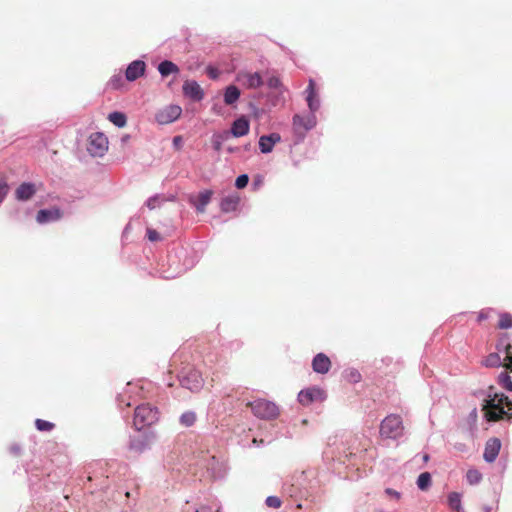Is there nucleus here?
<instances>
[{
  "label": "nucleus",
  "mask_w": 512,
  "mask_h": 512,
  "mask_svg": "<svg viewBox=\"0 0 512 512\" xmlns=\"http://www.w3.org/2000/svg\"><path fill=\"white\" fill-rule=\"evenodd\" d=\"M347 377L351 382L357 383L361 380V375L356 369H351L347 373Z\"/></svg>",
  "instance_id": "nucleus-41"
},
{
  "label": "nucleus",
  "mask_w": 512,
  "mask_h": 512,
  "mask_svg": "<svg viewBox=\"0 0 512 512\" xmlns=\"http://www.w3.org/2000/svg\"><path fill=\"white\" fill-rule=\"evenodd\" d=\"M462 495L458 492H451L449 493L447 497V503L448 506L457 512L463 511L462 501H461Z\"/></svg>",
  "instance_id": "nucleus-24"
},
{
  "label": "nucleus",
  "mask_w": 512,
  "mask_h": 512,
  "mask_svg": "<svg viewBox=\"0 0 512 512\" xmlns=\"http://www.w3.org/2000/svg\"><path fill=\"white\" fill-rule=\"evenodd\" d=\"M213 192L211 190L201 191L197 196L190 198V203L198 213H203L210 203Z\"/></svg>",
  "instance_id": "nucleus-14"
},
{
  "label": "nucleus",
  "mask_w": 512,
  "mask_h": 512,
  "mask_svg": "<svg viewBox=\"0 0 512 512\" xmlns=\"http://www.w3.org/2000/svg\"><path fill=\"white\" fill-rule=\"evenodd\" d=\"M129 138H130V136H129V135H125V136H123V137H122V139H121V140H122V142H123V143H125L126 141H128V140H129Z\"/></svg>",
  "instance_id": "nucleus-52"
},
{
  "label": "nucleus",
  "mask_w": 512,
  "mask_h": 512,
  "mask_svg": "<svg viewBox=\"0 0 512 512\" xmlns=\"http://www.w3.org/2000/svg\"><path fill=\"white\" fill-rule=\"evenodd\" d=\"M37 189L35 184L30 182L22 183L15 191L16 199L19 201H27L31 199L36 193Z\"/></svg>",
  "instance_id": "nucleus-19"
},
{
  "label": "nucleus",
  "mask_w": 512,
  "mask_h": 512,
  "mask_svg": "<svg viewBox=\"0 0 512 512\" xmlns=\"http://www.w3.org/2000/svg\"><path fill=\"white\" fill-rule=\"evenodd\" d=\"M488 318V314L485 311H481L478 315V321H483Z\"/></svg>",
  "instance_id": "nucleus-49"
},
{
  "label": "nucleus",
  "mask_w": 512,
  "mask_h": 512,
  "mask_svg": "<svg viewBox=\"0 0 512 512\" xmlns=\"http://www.w3.org/2000/svg\"><path fill=\"white\" fill-rule=\"evenodd\" d=\"M158 409L149 403L138 405L134 413V426L139 432L145 426H150L158 420Z\"/></svg>",
  "instance_id": "nucleus-4"
},
{
  "label": "nucleus",
  "mask_w": 512,
  "mask_h": 512,
  "mask_svg": "<svg viewBox=\"0 0 512 512\" xmlns=\"http://www.w3.org/2000/svg\"><path fill=\"white\" fill-rule=\"evenodd\" d=\"M416 484L421 491L428 490L432 484L431 474L429 472L421 473L417 478Z\"/></svg>",
  "instance_id": "nucleus-28"
},
{
  "label": "nucleus",
  "mask_w": 512,
  "mask_h": 512,
  "mask_svg": "<svg viewBox=\"0 0 512 512\" xmlns=\"http://www.w3.org/2000/svg\"><path fill=\"white\" fill-rule=\"evenodd\" d=\"M161 197L159 195H154L152 197H150L147 201H146V206L150 209V210H153L155 209L156 207L160 206V203H161Z\"/></svg>",
  "instance_id": "nucleus-38"
},
{
  "label": "nucleus",
  "mask_w": 512,
  "mask_h": 512,
  "mask_svg": "<svg viewBox=\"0 0 512 512\" xmlns=\"http://www.w3.org/2000/svg\"><path fill=\"white\" fill-rule=\"evenodd\" d=\"M123 83V79H122V76L121 74H115L111 77L110 81H109V85L113 88V89H118L121 87Z\"/></svg>",
  "instance_id": "nucleus-40"
},
{
  "label": "nucleus",
  "mask_w": 512,
  "mask_h": 512,
  "mask_svg": "<svg viewBox=\"0 0 512 512\" xmlns=\"http://www.w3.org/2000/svg\"><path fill=\"white\" fill-rule=\"evenodd\" d=\"M323 396V391L319 388H309L299 392L298 401L302 405H309L314 401L321 400Z\"/></svg>",
  "instance_id": "nucleus-15"
},
{
  "label": "nucleus",
  "mask_w": 512,
  "mask_h": 512,
  "mask_svg": "<svg viewBox=\"0 0 512 512\" xmlns=\"http://www.w3.org/2000/svg\"><path fill=\"white\" fill-rule=\"evenodd\" d=\"M249 177L247 174H241L236 178L235 186L237 189H243L247 186Z\"/></svg>",
  "instance_id": "nucleus-37"
},
{
  "label": "nucleus",
  "mask_w": 512,
  "mask_h": 512,
  "mask_svg": "<svg viewBox=\"0 0 512 512\" xmlns=\"http://www.w3.org/2000/svg\"><path fill=\"white\" fill-rule=\"evenodd\" d=\"M498 383L506 390L512 391V380L507 371L500 373L498 376Z\"/></svg>",
  "instance_id": "nucleus-30"
},
{
  "label": "nucleus",
  "mask_w": 512,
  "mask_h": 512,
  "mask_svg": "<svg viewBox=\"0 0 512 512\" xmlns=\"http://www.w3.org/2000/svg\"><path fill=\"white\" fill-rule=\"evenodd\" d=\"M505 347H510V343H509V334L508 333H503L501 334V336L499 337V340L496 344V349L499 351V352H502V350L505 348Z\"/></svg>",
  "instance_id": "nucleus-36"
},
{
  "label": "nucleus",
  "mask_w": 512,
  "mask_h": 512,
  "mask_svg": "<svg viewBox=\"0 0 512 512\" xmlns=\"http://www.w3.org/2000/svg\"><path fill=\"white\" fill-rule=\"evenodd\" d=\"M403 425L400 416L391 414L381 423L380 434L382 437L396 439L402 435Z\"/></svg>",
  "instance_id": "nucleus-6"
},
{
  "label": "nucleus",
  "mask_w": 512,
  "mask_h": 512,
  "mask_svg": "<svg viewBox=\"0 0 512 512\" xmlns=\"http://www.w3.org/2000/svg\"><path fill=\"white\" fill-rule=\"evenodd\" d=\"M316 124L317 118L313 113H307L306 115L295 114L292 119V129L296 138L295 142L303 141L306 133L312 130Z\"/></svg>",
  "instance_id": "nucleus-2"
},
{
  "label": "nucleus",
  "mask_w": 512,
  "mask_h": 512,
  "mask_svg": "<svg viewBox=\"0 0 512 512\" xmlns=\"http://www.w3.org/2000/svg\"><path fill=\"white\" fill-rule=\"evenodd\" d=\"M385 493L391 497H394L396 499H399L400 498V493L394 489H391V488H387L385 490Z\"/></svg>",
  "instance_id": "nucleus-47"
},
{
  "label": "nucleus",
  "mask_w": 512,
  "mask_h": 512,
  "mask_svg": "<svg viewBox=\"0 0 512 512\" xmlns=\"http://www.w3.org/2000/svg\"><path fill=\"white\" fill-rule=\"evenodd\" d=\"M249 128V121L244 116H241L232 123L231 133L235 137H242L249 132Z\"/></svg>",
  "instance_id": "nucleus-21"
},
{
  "label": "nucleus",
  "mask_w": 512,
  "mask_h": 512,
  "mask_svg": "<svg viewBox=\"0 0 512 512\" xmlns=\"http://www.w3.org/2000/svg\"><path fill=\"white\" fill-rule=\"evenodd\" d=\"M209 76H210L211 78H213V79H214V78H216V77H217V73H216L215 71L211 70V71L209 72Z\"/></svg>",
  "instance_id": "nucleus-50"
},
{
  "label": "nucleus",
  "mask_w": 512,
  "mask_h": 512,
  "mask_svg": "<svg viewBox=\"0 0 512 512\" xmlns=\"http://www.w3.org/2000/svg\"><path fill=\"white\" fill-rule=\"evenodd\" d=\"M108 119L111 123H113L115 126H117L119 128L124 127L127 123L126 115L124 113L118 112V111L110 113L108 115Z\"/></svg>",
  "instance_id": "nucleus-25"
},
{
  "label": "nucleus",
  "mask_w": 512,
  "mask_h": 512,
  "mask_svg": "<svg viewBox=\"0 0 512 512\" xmlns=\"http://www.w3.org/2000/svg\"><path fill=\"white\" fill-rule=\"evenodd\" d=\"M266 505L271 508H279L281 506V500L277 496H268L265 501Z\"/></svg>",
  "instance_id": "nucleus-39"
},
{
  "label": "nucleus",
  "mask_w": 512,
  "mask_h": 512,
  "mask_svg": "<svg viewBox=\"0 0 512 512\" xmlns=\"http://www.w3.org/2000/svg\"><path fill=\"white\" fill-rule=\"evenodd\" d=\"M20 450H21L20 446H19V445H16V444H15V445H12V446L10 447V451H11L13 454H15V455H18V454L20 453Z\"/></svg>",
  "instance_id": "nucleus-48"
},
{
  "label": "nucleus",
  "mask_w": 512,
  "mask_h": 512,
  "mask_svg": "<svg viewBox=\"0 0 512 512\" xmlns=\"http://www.w3.org/2000/svg\"><path fill=\"white\" fill-rule=\"evenodd\" d=\"M236 81L247 89H257L264 83L260 73H251L245 70L237 72Z\"/></svg>",
  "instance_id": "nucleus-9"
},
{
  "label": "nucleus",
  "mask_w": 512,
  "mask_h": 512,
  "mask_svg": "<svg viewBox=\"0 0 512 512\" xmlns=\"http://www.w3.org/2000/svg\"><path fill=\"white\" fill-rule=\"evenodd\" d=\"M238 203H239V200L236 197H230V196L225 197L224 199H222L221 204H220L221 210L223 212L234 211V210H236Z\"/></svg>",
  "instance_id": "nucleus-27"
},
{
  "label": "nucleus",
  "mask_w": 512,
  "mask_h": 512,
  "mask_svg": "<svg viewBox=\"0 0 512 512\" xmlns=\"http://www.w3.org/2000/svg\"><path fill=\"white\" fill-rule=\"evenodd\" d=\"M502 352L505 353L504 367L512 373V345L510 344V347H505Z\"/></svg>",
  "instance_id": "nucleus-34"
},
{
  "label": "nucleus",
  "mask_w": 512,
  "mask_h": 512,
  "mask_svg": "<svg viewBox=\"0 0 512 512\" xmlns=\"http://www.w3.org/2000/svg\"><path fill=\"white\" fill-rule=\"evenodd\" d=\"M182 143H183V139L181 136H175L173 138V146L176 148V149H180L182 147Z\"/></svg>",
  "instance_id": "nucleus-46"
},
{
  "label": "nucleus",
  "mask_w": 512,
  "mask_h": 512,
  "mask_svg": "<svg viewBox=\"0 0 512 512\" xmlns=\"http://www.w3.org/2000/svg\"><path fill=\"white\" fill-rule=\"evenodd\" d=\"M505 408L511 411L512 401L503 393H497L494 387L490 386L482 404L487 421L494 422L502 419L507 414Z\"/></svg>",
  "instance_id": "nucleus-1"
},
{
  "label": "nucleus",
  "mask_w": 512,
  "mask_h": 512,
  "mask_svg": "<svg viewBox=\"0 0 512 512\" xmlns=\"http://www.w3.org/2000/svg\"><path fill=\"white\" fill-rule=\"evenodd\" d=\"M149 445V437L145 434L138 433L130 438L129 448L135 452H143Z\"/></svg>",
  "instance_id": "nucleus-20"
},
{
  "label": "nucleus",
  "mask_w": 512,
  "mask_h": 512,
  "mask_svg": "<svg viewBox=\"0 0 512 512\" xmlns=\"http://www.w3.org/2000/svg\"><path fill=\"white\" fill-rule=\"evenodd\" d=\"M62 212L58 208L53 209H42L38 211L36 220L40 224H46L49 222L57 221L61 218Z\"/></svg>",
  "instance_id": "nucleus-17"
},
{
  "label": "nucleus",
  "mask_w": 512,
  "mask_h": 512,
  "mask_svg": "<svg viewBox=\"0 0 512 512\" xmlns=\"http://www.w3.org/2000/svg\"><path fill=\"white\" fill-rule=\"evenodd\" d=\"M197 420V415L194 411H185L181 414L179 418V422L184 427H191L195 424Z\"/></svg>",
  "instance_id": "nucleus-26"
},
{
  "label": "nucleus",
  "mask_w": 512,
  "mask_h": 512,
  "mask_svg": "<svg viewBox=\"0 0 512 512\" xmlns=\"http://www.w3.org/2000/svg\"><path fill=\"white\" fill-rule=\"evenodd\" d=\"M240 97V90L235 85H229L225 88L223 100L226 105H234Z\"/></svg>",
  "instance_id": "nucleus-22"
},
{
  "label": "nucleus",
  "mask_w": 512,
  "mask_h": 512,
  "mask_svg": "<svg viewBox=\"0 0 512 512\" xmlns=\"http://www.w3.org/2000/svg\"><path fill=\"white\" fill-rule=\"evenodd\" d=\"M145 70H146V64L144 61L134 60L128 65V67L125 71V77L130 82L135 81L139 77L144 75Z\"/></svg>",
  "instance_id": "nucleus-13"
},
{
  "label": "nucleus",
  "mask_w": 512,
  "mask_h": 512,
  "mask_svg": "<svg viewBox=\"0 0 512 512\" xmlns=\"http://www.w3.org/2000/svg\"><path fill=\"white\" fill-rule=\"evenodd\" d=\"M483 365L486 367H500L504 366V362L501 361L498 353H490L483 361Z\"/></svg>",
  "instance_id": "nucleus-29"
},
{
  "label": "nucleus",
  "mask_w": 512,
  "mask_h": 512,
  "mask_svg": "<svg viewBox=\"0 0 512 512\" xmlns=\"http://www.w3.org/2000/svg\"><path fill=\"white\" fill-rule=\"evenodd\" d=\"M247 406L251 408L252 413L259 419L274 420L279 415V407L272 401L265 399H256L247 402Z\"/></svg>",
  "instance_id": "nucleus-3"
},
{
  "label": "nucleus",
  "mask_w": 512,
  "mask_h": 512,
  "mask_svg": "<svg viewBox=\"0 0 512 512\" xmlns=\"http://www.w3.org/2000/svg\"><path fill=\"white\" fill-rule=\"evenodd\" d=\"M467 481L469 484H478L482 479V474L476 469L468 470L466 474Z\"/></svg>",
  "instance_id": "nucleus-33"
},
{
  "label": "nucleus",
  "mask_w": 512,
  "mask_h": 512,
  "mask_svg": "<svg viewBox=\"0 0 512 512\" xmlns=\"http://www.w3.org/2000/svg\"><path fill=\"white\" fill-rule=\"evenodd\" d=\"M428 460H429V455L428 454H424L423 455V461L427 462Z\"/></svg>",
  "instance_id": "nucleus-53"
},
{
  "label": "nucleus",
  "mask_w": 512,
  "mask_h": 512,
  "mask_svg": "<svg viewBox=\"0 0 512 512\" xmlns=\"http://www.w3.org/2000/svg\"><path fill=\"white\" fill-rule=\"evenodd\" d=\"M158 71L162 77H167L170 74H177L179 72V68L172 61L164 60L159 63Z\"/></svg>",
  "instance_id": "nucleus-23"
},
{
  "label": "nucleus",
  "mask_w": 512,
  "mask_h": 512,
  "mask_svg": "<svg viewBox=\"0 0 512 512\" xmlns=\"http://www.w3.org/2000/svg\"><path fill=\"white\" fill-rule=\"evenodd\" d=\"M498 327L500 329L512 328V315L509 313H501Z\"/></svg>",
  "instance_id": "nucleus-31"
},
{
  "label": "nucleus",
  "mask_w": 512,
  "mask_h": 512,
  "mask_svg": "<svg viewBox=\"0 0 512 512\" xmlns=\"http://www.w3.org/2000/svg\"><path fill=\"white\" fill-rule=\"evenodd\" d=\"M501 449V441L500 439L493 437L488 439L485 444V449L483 453V458L487 463H493Z\"/></svg>",
  "instance_id": "nucleus-11"
},
{
  "label": "nucleus",
  "mask_w": 512,
  "mask_h": 512,
  "mask_svg": "<svg viewBox=\"0 0 512 512\" xmlns=\"http://www.w3.org/2000/svg\"><path fill=\"white\" fill-rule=\"evenodd\" d=\"M35 425L39 431H45V432H49L54 428L53 423L46 421V420H42V419H37L35 421Z\"/></svg>",
  "instance_id": "nucleus-35"
},
{
  "label": "nucleus",
  "mask_w": 512,
  "mask_h": 512,
  "mask_svg": "<svg viewBox=\"0 0 512 512\" xmlns=\"http://www.w3.org/2000/svg\"><path fill=\"white\" fill-rule=\"evenodd\" d=\"M201 466L206 468L214 479L223 478L226 473V468L223 462H220L215 455L210 454V451L204 453L201 451Z\"/></svg>",
  "instance_id": "nucleus-7"
},
{
  "label": "nucleus",
  "mask_w": 512,
  "mask_h": 512,
  "mask_svg": "<svg viewBox=\"0 0 512 512\" xmlns=\"http://www.w3.org/2000/svg\"><path fill=\"white\" fill-rule=\"evenodd\" d=\"M180 385L183 388L190 390L191 392L199 391L203 386V378L201 373L194 368H184L179 376Z\"/></svg>",
  "instance_id": "nucleus-5"
},
{
  "label": "nucleus",
  "mask_w": 512,
  "mask_h": 512,
  "mask_svg": "<svg viewBox=\"0 0 512 512\" xmlns=\"http://www.w3.org/2000/svg\"><path fill=\"white\" fill-rule=\"evenodd\" d=\"M265 137H268L269 142L274 146L275 144L279 143L281 141V136L278 133H270L268 135H264Z\"/></svg>",
  "instance_id": "nucleus-44"
},
{
  "label": "nucleus",
  "mask_w": 512,
  "mask_h": 512,
  "mask_svg": "<svg viewBox=\"0 0 512 512\" xmlns=\"http://www.w3.org/2000/svg\"><path fill=\"white\" fill-rule=\"evenodd\" d=\"M270 88H277L280 85V80L277 77H270L267 81Z\"/></svg>",
  "instance_id": "nucleus-45"
},
{
  "label": "nucleus",
  "mask_w": 512,
  "mask_h": 512,
  "mask_svg": "<svg viewBox=\"0 0 512 512\" xmlns=\"http://www.w3.org/2000/svg\"><path fill=\"white\" fill-rule=\"evenodd\" d=\"M8 184L6 181L0 179V203L4 200L8 193Z\"/></svg>",
  "instance_id": "nucleus-42"
},
{
  "label": "nucleus",
  "mask_w": 512,
  "mask_h": 512,
  "mask_svg": "<svg viewBox=\"0 0 512 512\" xmlns=\"http://www.w3.org/2000/svg\"><path fill=\"white\" fill-rule=\"evenodd\" d=\"M330 367L331 361L324 353H318L312 360V368L316 373L325 374Z\"/></svg>",
  "instance_id": "nucleus-18"
},
{
  "label": "nucleus",
  "mask_w": 512,
  "mask_h": 512,
  "mask_svg": "<svg viewBox=\"0 0 512 512\" xmlns=\"http://www.w3.org/2000/svg\"><path fill=\"white\" fill-rule=\"evenodd\" d=\"M182 113V109L178 105H170L156 115V120L159 124H169L177 120Z\"/></svg>",
  "instance_id": "nucleus-10"
},
{
  "label": "nucleus",
  "mask_w": 512,
  "mask_h": 512,
  "mask_svg": "<svg viewBox=\"0 0 512 512\" xmlns=\"http://www.w3.org/2000/svg\"><path fill=\"white\" fill-rule=\"evenodd\" d=\"M305 92L307 94L306 101H307V105L309 108L308 113H313V115H316V112L320 108V99L315 90L314 80H312V79L309 80V84H308Z\"/></svg>",
  "instance_id": "nucleus-12"
},
{
  "label": "nucleus",
  "mask_w": 512,
  "mask_h": 512,
  "mask_svg": "<svg viewBox=\"0 0 512 512\" xmlns=\"http://www.w3.org/2000/svg\"><path fill=\"white\" fill-rule=\"evenodd\" d=\"M196 512H200L199 510H196ZM201 512H204V509L202 508Z\"/></svg>",
  "instance_id": "nucleus-54"
},
{
  "label": "nucleus",
  "mask_w": 512,
  "mask_h": 512,
  "mask_svg": "<svg viewBox=\"0 0 512 512\" xmlns=\"http://www.w3.org/2000/svg\"><path fill=\"white\" fill-rule=\"evenodd\" d=\"M471 417L476 418L477 417V410L474 408L472 412L470 413Z\"/></svg>",
  "instance_id": "nucleus-51"
},
{
  "label": "nucleus",
  "mask_w": 512,
  "mask_h": 512,
  "mask_svg": "<svg viewBox=\"0 0 512 512\" xmlns=\"http://www.w3.org/2000/svg\"><path fill=\"white\" fill-rule=\"evenodd\" d=\"M183 93L193 101H201L204 97V92L196 81H185Z\"/></svg>",
  "instance_id": "nucleus-16"
},
{
  "label": "nucleus",
  "mask_w": 512,
  "mask_h": 512,
  "mask_svg": "<svg viewBox=\"0 0 512 512\" xmlns=\"http://www.w3.org/2000/svg\"><path fill=\"white\" fill-rule=\"evenodd\" d=\"M147 237L151 242H155L161 239L160 234L151 228L147 229Z\"/></svg>",
  "instance_id": "nucleus-43"
},
{
  "label": "nucleus",
  "mask_w": 512,
  "mask_h": 512,
  "mask_svg": "<svg viewBox=\"0 0 512 512\" xmlns=\"http://www.w3.org/2000/svg\"><path fill=\"white\" fill-rule=\"evenodd\" d=\"M87 150L93 157H102L108 150V138L101 132L92 133Z\"/></svg>",
  "instance_id": "nucleus-8"
},
{
  "label": "nucleus",
  "mask_w": 512,
  "mask_h": 512,
  "mask_svg": "<svg viewBox=\"0 0 512 512\" xmlns=\"http://www.w3.org/2000/svg\"><path fill=\"white\" fill-rule=\"evenodd\" d=\"M259 149L263 154H268V153L272 152L273 145L269 142L268 137H265L264 135H262L259 138Z\"/></svg>",
  "instance_id": "nucleus-32"
}]
</instances>
